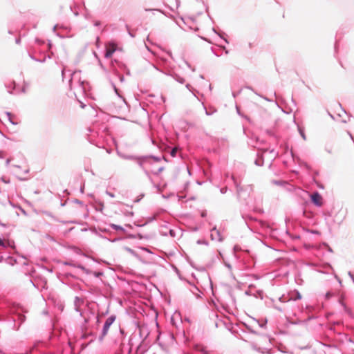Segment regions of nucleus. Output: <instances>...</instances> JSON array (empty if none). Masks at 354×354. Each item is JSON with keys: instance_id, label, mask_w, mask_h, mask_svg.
<instances>
[{"instance_id": "nucleus-6", "label": "nucleus", "mask_w": 354, "mask_h": 354, "mask_svg": "<svg viewBox=\"0 0 354 354\" xmlns=\"http://www.w3.org/2000/svg\"><path fill=\"white\" fill-rule=\"evenodd\" d=\"M116 50V45L113 42H109L106 44L105 58H110Z\"/></svg>"}, {"instance_id": "nucleus-20", "label": "nucleus", "mask_w": 354, "mask_h": 354, "mask_svg": "<svg viewBox=\"0 0 354 354\" xmlns=\"http://www.w3.org/2000/svg\"><path fill=\"white\" fill-rule=\"evenodd\" d=\"M11 160L10 158H8L6 161V165L8 166L9 165L10 162Z\"/></svg>"}, {"instance_id": "nucleus-9", "label": "nucleus", "mask_w": 354, "mask_h": 354, "mask_svg": "<svg viewBox=\"0 0 354 354\" xmlns=\"http://www.w3.org/2000/svg\"><path fill=\"white\" fill-rule=\"evenodd\" d=\"M6 115L8 118V120H9V122L12 124L13 125H17L18 124V122H15L13 120H12V115L11 113L10 112H6Z\"/></svg>"}, {"instance_id": "nucleus-5", "label": "nucleus", "mask_w": 354, "mask_h": 354, "mask_svg": "<svg viewBox=\"0 0 354 354\" xmlns=\"http://www.w3.org/2000/svg\"><path fill=\"white\" fill-rule=\"evenodd\" d=\"M84 306V299L79 297H75L74 300L75 310L83 316L82 306Z\"/></svg>"}, {"instance_id": "nucleus-25", "label": "nucleus", "mask_w": 354, "mask_h": 354, "mask_svg": "<svg viewBox=\"0 0 354 354\" xmlns=\"http://www.w3.org/2000/svg\"><path fill=\"white\" fill-rule=\"evenodd\" d=\"M78 268H80V269H82L84 270V267L82 266H77Z\"/></svg>"}, {"instance_id": "nucleus-15", "label": "nucleus", "mask_w": 354, "mask_h": 354, "mask_svg": "<svg viewBox=\"0 0 354 354\" xmlns=\"http://www.w3.org/2000/svg\"><path fill=\"white\" fill-rule=\"evenodd\" d=\"M177 152V149L176 148H174L171 151V155L172 156H176V153Z\"/></svg>"}, {"instance_id": "nucleus-16", "label": "nucleus", "mask_w": 354, "mask_h": 354, "mask_svg": "<svg viewBox=\"0 0 354 354\" xmlns=\"http://www.w3.org/2000/svg\"><path fill=\"white\" fill-rule=\"evenodd\" d=\"M144 197L143 194L140 195L137 199L135 201L136 202H139Z\"/></svg>"}, {"instance_id": "nucleus-30", "label": "nucleus", "mask_w": 354, "mask_h": 354, "mask_svg": "<svg viewBox=\"0 0 354 354\" xmlns=\"http://www.w3.org/2000/svg\"><path fill=\"white\" fill-rule=\"evenodd\" d=\"M113 87H114V89H115V93H118V90H117V88H115V86H113Z\"/></svg>"}, {"instance_id": "nucleus-12", "label": "nucleus", "mask_w": 354, "mask_h": 354, "mask_svg": "<svg viewBox=\"0 0 354 354\" xmlns=\"http://www.w3.org/2000/svg\"><path fill=\"white\" fill-rule=\"evenodd\" d=\"M30 57H31V59H34V60H35L37 62H44L46 60V57H44V59H36V58H35V57L33 55H30Z\"/></svg>"}, {"instance_id": "nucleus-27", "label": "nucleus", "mask_w": 354, "mask_h": 354, "mask_svg": "<svg viewBox=\"0 0 354 354\" xmlns=\"http://www.w3.org/2000/svg\"><path fill=\"white\" fill-rule=\"evenodd\" d=\"M127 250L130 252H133V250L131 248H127Z\"/></svg>"}, {"instance_id": "nucleus-31", "label": "nucleus", "mask_w": 354, "mask_h": 354, "mask_svg": "<svg viewBox=\"0 0 354 354\" xmlns=\"http://www.w3.org/2000/svg\"><path fill=\"white\" fill-rule=\"evenodd\" d=\"M129 35L133 37V34L131 32V31H129Z\"/></svg>"}, {"instance_id": "nucleus-35", "label": "nucleus", "mask_w": 354, "mask_h": 354, "mask_svg": "<svg viewBox=\"0 0 354 354\" xmlns=\"http://www.w3.org/2000/svg\"><path fill=\"white\" fill-rule=\"evenodd\" d=\"M154 160H155L156 161H158V160H159V159H158V158H155Z\"/></svg>"}, {"instance_id": "nucleus-17", "label": "nucleus", "mask_w": 354, "mask_h": 354, "mask_svg": "<svg viewBox=\"0 0 354 354\" xmlns=\"http://www.w3.org/2000/svg\"><path fill=\"white\" fill-rule=\"evenodd\" d=\"M138 328L139 329L140 332L141 333L142 330L144 329V326H140L139 324H138Z\"/></svg>"}, {"instance_id": "nucleus-7", "label": "nucleus", "mask_w": 354, "mask_h": 354, "mask_svg": "<svg viewBox=\"0 0 354 354\" xmlns=\"http://www.w3.org/2000/svg\"><path fill=\"white\" fill-rule=\"evenodd\" d=\"M311 200L315 205L319 207L323 205L322 196L318 192H315L311 195Z\"/></svg>"}, {"instance_id": "nucleus-10", "label": "nucleus", "mask_w": 354, "mask_h": 354, "mask_svg": "<svg viewBox=\"0 0 354 354\" xmlns=\"http://www.w3.org/2000/svg\"><path fill=\"white\" fill-rule=\"evenodd\" d=\"M111 227L117 231H121L122 232H124V229L120 225H118L115 224H111Z\"/></svg>"}, {"instance_id": "nucleus-34", "label": "nucleus", "mask_w": 354, "mask_h": 354, "mask_svg": "<svg viewBox=\"0 0 354 354\" xmlns=\"http://www.w3.org/2000/svg\"><path fill=\"white\" fill-rule=\"evenodd\" d=\"M9 263L12 264V259H10Z\"/></svg>"}, {"instance_id": "nucleus-2", "label": "nucleus", "mask_w": 354, "mask_h": 354, "mask_svg": "<svg viewBox=\"0 0 354 354\" xmlns=\"http://www.w3.org/2000/svg\"><path fill=\"white\" fill-rule=\"evenodd\" d=\"M115 147L118 154L125 159H131L132 158L130 149L131 145H128L124 138H120L115 141Z\"/></svg>"}, {"instance_id": "nucleus-8", "label": "nucleus", "mask_w": 354, "mask_h": 354, "mask_svg": "<svg viewBox=\"0 0 354 354\" xmlns=\"http://www.w3.org/2000/svg\"><path fill=\"white\" fill-rule=\"evenodd\" d=\"M353 138L351 134H347L340 140V145L344 147L343 142L345 141L348 145H352Z\"/></svg>"}, {"instance_id": "nucleus-24", "label": "nucleus", "mask_w": 354, "mask_h": 354, "mask_svg": "<svg viewBox=\"0 0 354 354\" xmlns=\"http://www.w3.org/2000/svg\"><path fill=\"white\" fill-rule=\"evenodd\" d=\"M36 41L39 44H44V41H41L39 39H37Z\"/></svg>"}, {"instance_id": "nucleus-22", "label": "nucleus", "mask_w": 354, "mask_h": 354, "mask_svg": "<svg viewBox=\"0 0 354 354\" xmlns=\"http://www.w3.org/2000/svg\"><path fill=\"white\" fill-rule=\"evenodd\" d=\"M4 157V153L3 151H0V158H3Z\"/></svg>"}, {"instance_id": "nucleus-23", "label": "nucleus", "mask_w": 354, "mask_h": 354, "mask_svg": "<svg viewBox=\"0 0 354 354\" xmlns=\"http://www.w3.org/2000/svg\"><path fill=\"white\" fill-rule=\"evenodd\" d=\"M0 245H4L3 241L1 239H0Z\"/></svg>"}, {"instance_id": "nucleus-32", "label": "nucleus", "mask_w": 354, "mask_h": 354, "mask_svg": "<svg viewBox=\"0 0 354 354\" xmlns=\"http://www.w3.org/2000/svg\"><path fill=\"white\" fill-rule=\"evenodd\" d=\"M19 41H20V40H19V39H17V40H16V42H17V43H19Z\"/></svg>"}, {"instance_id": "nucleus-11", "label": "nucleus", "mask_w": 354, "mask_h": 354, "mask_svg": "<svg viewBox=\"0 0 354 354\" xmlns=\"http://www.w3.org/2000/svg\"><path fill=\"white\" fill-rule=\"evenodd\" d=\"M93 55L95 56V57L98 60V62H99V64L100 66V67L104 71H106V68L104 66V65L102 64V63L101 62L100 58L98 57V55H97V53L93 51Z\"/></svg>"}, {"instance_id": "nucleus-21", "label": "nucleus", "mask_w": 354, "mask_h": 354, "mask_svg": "<svg viewBox=\"0 0 354 354\" xmlns=\"http://www.w3.org/2000/svg\"><path fill=\"white\" fill-rule=\"evenodd\" d=\"M106 194H107L109 196H110L111 197H112V198H113V197H114L113 194H112V193H111V192H106Z\"/></svg>"}, {"instance_id": "nucleus-19", "label": "nucleus", "mask_w": 354, "mask_h": 354, "mask_svg": "<svg viewBox=\"0 0 354 354\" xmlns=\"http://www.w3.org/2000/svg\"><path fill=\"white\" fill-rule=\"evenodd\" d=\"M99 42H100V37H97L96 38V45H97V47H98V46H99Z\"/></svg>"}, {"instance_id": "nucleus-3", "label": "nucleus", "mask_w": 354, "mask_h": 354, "mask_svg": "<svg viewBox=\"0 0 354 354\" xmlns=\"http://www.w3.org/2000/svg\"><path fill=\"white\" fill-rule=\"evenodd\" d=\"M110 70L118 77L120 82H124V76L122 73L125 72L127 75L130 76V71L126 68V66L117 60H111L110 63Z\"/></svg>"}, {"instance_id": "nucleus-14", "label": "nucleus", "mask_w": 354, "mask_h": 354, "mask_svg": "<svg viewBox=\"0 0 354 354\" xmlns=\"http://www.w3.org/2000/svg\"><path fill=\"white\" fill-rule=\"evenodd\" d=\"M295 294H296L295 297H293V296H292L291 298L294 299L295 300L300 299L301 298V295L298 292H297Z\"/></svg>"}, {"instance_id": "nucleus-28", "label": "nucleus", "mask_w": 354, "mask_h": 354, "mask_svg": "<svg viewBox=\"0 0 354 354\" xmlns=\"http://www.w3.org/2000/svg\"><path fill=\"white\" fill-rule=\"evenodd\" d=\"M150 160H151V158H146V159H145V161H146V162H150Z\"/></svg>"}, {"instance_id": "nucleus-29", "label": "nucleus", "mask_w": 354, "mask_h": 354, "mask_svg": "<svg viewBox=\"0 0 354 354\" xmlns=\"http://www.w3.org/2000/svg\"><path fill=\"white\" fill-rule=\"evenodd\" d=\"M57 28V25H55L54 27H53V30H55V29Z\"/></svg>"}, {"instance_id": "nucleus-4", "label": "nucleus", "mask_w": 354, "mask_h": 354, "mask_svg": "<svg viewBox=\"0 0 354 354\" xmlns=\"http://www.w3.org/2000/svg\"><path fill=\"white\" fill-rule=\"evenodd\" d=\"M115 319V317L114 315H111L106 319L104 324L103 326L101 336L100 337V339H102L106 335L110 326L113 324Z\"/></svg>"}, {"instance_id": "nucleus-36", "label": "nucleus", "mask_w": 354, "mask_h": 354, "mask_svg": "<svg viewBox=\"0 0 354 354\" xmlns=\"http://www.w3.org/2000/svg\"><path fill=\"white\" fill-rule=\"evenodd\" d=\"M15 167L19 168V166H18V165H15Z\"/></svg>"}, {"instance_id": "nucleus-1", "label": "nucleus", "mask_w": 354, "mask_h": 354, "mask_svg": "<svg viewBox=\"0 0 354 354\" xmlns=\"http://www.w3.org/2000/svg\"><path fill=\"white\" fill-rule=\"evenodd\" d=\"M66 73H68L70 77L68 80L70 89L73 91L76 99L81 104V107L84 108L85 104L80 100L79 96H84L86 95V92L89 89L88 82L82 79L80 71H74L71 73V71L69 70L67 71L65 67L62 70L63 80L66 77Z\"/></svg>"}, {"instance_id": "nucleus-13", "label": "nucleus", "mask_w": 354, "mask_h": 354, "mask_svg": "<svg viewBox=\"0 0 354 354\" xmlns=\"http://www.w3.org/2000/svg\"><path fill=\"white\" fill-rule=\"evenodd\" d=\"M137 236L140 239L148 238L147 234H140V233H138Z\"/></svg>"}, {"instance_id": "nucleus-18", "label": "nucleus", "mask_w": 354, "mask_h": 354, "mask_svg": "<svg viewBox=\"0 0 354 354\" xmlns=\"http://www.w3.org/2000/svg\"><path fill=\"white\" fill-rule=\"evenodd\" d=\"M100 21H95V23H94V26H100Z\"/></svg>"}, {"instance_id": "nucleus-33", "label": "nucleus", "mask_w": 354, "mask_h": 354, "mask_svg": "<svg viewBox=\"0 0 354 354\" xmlns=\"http://www.w3.org/2000/svg\"><path fill=\"white\" fill-rule=\"evenodd\" d=\"M9 263L12 264V259H10Z\"/></svg>"}, {"instance_id": "nucleus-26", "label": "nucleus", "mask_w": 354, "mask_h": 354, "mask_svg": "<svg viewBox=\"0 0 354 354\" xmlns=\"http://www.w3.org/2000/svg\"><path fill=\"white\" fill-rule=\"evenodd\" d=\"M0 354H6L5 352H3L1 349H0Z\"/></svg>"}]
</instances>
